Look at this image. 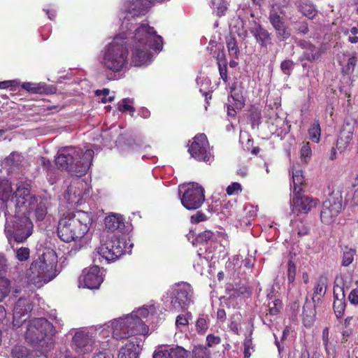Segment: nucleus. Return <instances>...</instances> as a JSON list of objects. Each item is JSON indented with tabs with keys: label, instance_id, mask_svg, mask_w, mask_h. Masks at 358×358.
Segmentation results:
<instances>
[{
	"label": "nucleus",
	"instance_id": "62",
	"mask_svg": "<svg viewBox=\"0 0 358 358\" xmlns=\"http://www.w3.org/2000/svg\"><path fill=\"white\" fill-rule=\"evenodd\" d=\"M7 268V260L3 257L0 256V278L2 276L3 273L6 271Z\"/></svg>",
	"mask_w": 358,
	"mask_h": 358
},
{
	"label": "nucleus",
	"instance_id": "3",
	"mask_svg": "<svg viewBox=\"0 0 358 358\" xmlns=\"http://www.w3.org/2000/svg\"><path fill=\"white\" fill-rule=\"evenodd\" d=\"M149 311L146 308L138 309L124 318H120L113 323V337L116 340L129 338L135 336H145L149 327L141 317H145Z\"/></svg>",
	"mask_w": 358,
	"mask_h": 358
},
{
	"label": "nucleus",
	"instance_id": "57",
	"mask_svg": "<svg viewBox=\"0 0 358 358\" xmlns=\"http://www.w3.org/2000/svg\"><path fill=\"white\" fill-rule=\"evenodd\" d=\"M350 203L352 206H358V187L354 190L351 199L345 198V203Z\"/></svg>",
	"mask_w": 358,
	"mask_h": 358
},
{
	"label": "nucleus",
	"instance_id": "38",
	"mask_svg": "<svg viewBox=\"0 0 358 358\" xmlns=\"http://www.w3.org/2000/svg\"><path fill=\"white\" fill-rule=\"evenodd\" d=\"M282 301L278 299H275L274 300L269 301L268 303V314L273 316L277 315L280 313V310L282 308Z\"/></svg>",
	"mask_w": 358,
	"mask_h": 358
},
{
	"label": "nucleus",
	"instance_id": "56",
	"mask_svg": "<svg viewBox=\"0 0 358 358\" xmlns=\"http://www.w3.org/2000/svg\"><path fill=\"white\" fill-rule=\"evenodd\" d=\"M218 69H219L220 78L226 83L228 81L227 63L218 64Z\"/></svg>",
	"mask_w": 358,
	"mask_h": 358
},
{
	"label": "nucleus",
	"instance_id": "5",
	"mask_svg": "<svg viewBox=\"0 0 358 358\" xmlns=\"http://www.w3.org/2000/svg\"><path fill=\"white\" fill-rule=\"evenodd\" d=\"M127 43L126 38L116 36L108 44L102 61L105 68L117 73L126 66L129 55Z\"/></svg>",
	"mask_w": 358,
	"mask_h": 358
},
{
	"label": "nucleus",
	"instance_id": "32",
	"mask_svg": "<svg viewBox=\"0 0 358 358\" xmlns=\"http://www.w3.org/2000/svg\"><path fill=\"white\" fill-rule=\"evenodd\" d=\"M226 45L228 50L229 55L237 59L240 52L238 47L237 41L235 37L230 36L226 38Z\"/></svg>",
	"mask_w": 358,
	"mask_h": 358
},
{
	"label": "nucleus",
	"instance_id": "10",
	"mask_svg": "<svg viewBox=\"0 0 358 358\" xmlns=\"http://www.w3.org/2000/svg\"><path fill=\"white\" fill-rule=\"evenodd\" d=\"M204 201V189L198 183L188 184L181 196V203L187 210L199 208Z\"/></svg>",
	"mask_w": 358,
	"mask_h": 358
},
{
	"label": "nucleus",
	"instance_id": "15",
	"mask_svg": "<svg viewBox=\"0 0 358 358\" xmlns=\"http://www.w3.org/2000/svg\"><path fill=\"white\" fill-rule=\"evenodd\" d=\"M6 229L8 232L11 233L15 241L17 243L24 242L31 234V230L28 227L27 220L17 217H14L12 226L7 222Z\"/></svg>",
	"mask_w": 358,
	"mask_h": 358
},
{
	"label": "nucleus",
	"instance_id": "52",
	"mask_svg": "<svg viewBox=\"0 0 358 358\" xmlns=\"http://www.w3.org/2000/svg\"><path fill=\"white\" fill-rule=\"evenodd\" d=\"M227 10V2L223 0L220 1L217 4L216 7L215 8V11L216 12V15L219 17L224 15Z\"/></svg>",
	"mask_w": 358,
	"mask_h": 358
},
{
	"label": "nucleus",
	"instance_id": "25",
	"mask_svg": "<svg viewBox=\"0 0 358 358\" xmlns=\"http://www.w3.org/2000/svg\"><path fill=\"white\" fill-rule=\"evenodd\" d=\"M104 222L106 228L112 232L115 231L122 232L125 227L124 218L120 214L112 213L106 216Z\"/></svg>",
	"mask_w": 358,
	"mask_h": 358
},
{
	"label": "nucleus",
	"instance_id": "42",
	"mask_svg": "<svg viewBox=\"0 0 358 358\" xmlns=\"http://www.w3.org/2000/svg\"><path fill=\"white\" fill-rule=\"evenodd\" d=\"M243 354L244 358H250L251 356V350H253L252 340L251 336L246 337L243 341Z\"/></svg>",
	"mask_w": 358,
	"mask_h": 358
},
{
	"label": "nucleus",
	"instance_id": "58",
	"mask_svg": "<svg viewBox=\"0 0 358 358\" xmlns=\"http://www.w3.org/2000/svg\"><path fill=\"white\" fill-rule=\"evenodd\" d=\"M357 62V59L356 56H352L348 59L345 70L346 73H348L350 71H354Z\"/></svg>",
	"mask_w": 358,
	"mask_h": 358
},
{
	"label": "nucleus",
	"instance_id": "48",
	"mask_svg": "<svg viewBox=\"0 0 358 358\" xmlns=\"http://www.w3.org/2000/svg\"><path fill=\"white\" fill-rule=\"evenodd\" d=\"M312 151L308 142L306 143L301 149V158L306 163H307V159L311 157Z\"/></svg>",
	"mask_w": 358,
	"mask_h": 358
},
{
	"label": "nucleus",
	"instance_id": "36",
	"mask_svg": "<svg viewBox=\"0 0 358 358\" xmlns=\"http://www.w3.org/2000/svg\"><path fill=\"white\" fill-rule=\"evenodd\" d=\"M32 355L29 349L22 345L14 346L10 353L12 358H29Z\"/></svg>",
	"mask_w": 358,
	"mask_h": 358
},
{
	"label": "nucleus",
	"instance_id": "50",
	"mask_svg": "<svg viewBox=\"0 0 358 358\" xmlns=\"http://www.w3.org/2000/svg\"><path fill=\"white\" fill-rule=\"evenodd\" d=\"M192 317V314L187 312L185 315H179L176 317V325L179 326H187L189 323V318Z\"/></svg>",
	"mask_w": 358,
	"mask_h": 358
},
{
	"label": "nucleus",
	"instance_id": "2",
	"mask_svg": "<svg viewBox=\"0 0 358 358\" xmlns=\"http://www.w3.org/2000/svg\"><path fill=\"white\" fill-rule=\"evenodd\" d=\"M91 213L77 210L63 214L59 220L57 233L66 243L83 238L90 229Z\"/></svg>",
	"mask_w": 358,
	"mask_h": 358
},
{
	"label": "nucleus",
	"instance_id": "23",
	"mask_svg": "<svg viewBox=\"0 0 358 358\" xmlns=\"http://www.w3.org/2000/svg\"><path fill=\"white\" fill-rule=\"evenodd\" d=\"M254 23V27L250 28V33L261 48H267L268 45L271 44V34L262 24L255 22Z\"/></svg>",
	"mask_w": 358,
	"mask_h": 358
},
{
	"label": "nucleus",
	"instance_id": "22",
	"mask_svg": "<svg viewBox=\"0 0 358 358\" xmlns=\"http://www.w3.org/2000/svg\"><path fill=\"white\" fill-rule=\"evenodd\" d=\"M151 49L148 47L133 44L131 64L136 66H141L148 64L150 61L152 56Z\"/></svg>",
	"mask_w": 358,
	"mask_h": 358
},
{
	"label": "nucleus",
	"instance_id": "27",
	"mask_svg": "<svg viewBox=\"0 0 358 358\" xmlns=\"http://www.w3.org/2000/svg\"><path fill=\"white\" fill-rule=\"evenodd\" d=\"M152 3L149 0H132L129 6V13L134 16L145 15Z\"/></svg>",
	"mask_w": 358,
	"mask_h": 358
},
{
	"label": "nucleus",
	"instance_id": "64",
	"mask_svg": "<svg viewBox=\"0 0 358 358\" xmlns=\"http://www.w3.org/2000/svg\"><path fill=\"white\" fill-rule=\"evenodd\" d=\"M229 328L235 334H239V324L236 322L231 321L229 324Z\"/></svg>",
	"mask_w": 358,
	"mask_h": 358
},
{
	"label": "nucleus",
	"instance_id": "28",
	"mask_svg": "<svg viewBox=\"0 0 358 358\" xmlns=\"http://www.w3.org/2000/svg\"><path fill=\"white\" fill-rule=\"evenodd\" d=\"M153 358H188V352L181 347L155 352Z\"/></svg>",
	"mask_w": 358,
	"mask_h": 358
},
{
	"label": "nucleus",
	"instance_id": "29",
	"mask_svg": "<svg viewBox=\"0 0 358 358\" xmlns=\"http://www.w3.org/2000/svg\"><path fill=\"white\" fill-rule=\"evenodd\" d=\"M227 292L229 296L224 299V304L227 308H230L231 306L233 308H237L238 303L236 301V299L244 294L247 292V288L245 287H241L239 289H229L227 288Z\"/></svg>",
	"mask_w": 358,
	"mask_h": 358
},
{
	"label": "nucleus",
	"instance_id": "26",
	"mask_svg": "<svg viewBox=\"0 0 358 358\" xmlns=\"http://www.w3.org/2000/svg\"><path fill=\"white\" fill-rule=\"evenodd\" d=\"M137 338L135 337L129 340L120 350L118 358H138L139 344H135Z\"/></svg>",
	"mask_w": 358,
	"mask_h": 358
},
{
	"label": "nucleus",
	"instance_id": "34",
	"mask_svg": "<svg viewBox=\"0 0 358 358\" xmlns=\"http://www.w3.org/2000/svg\"><path fill=\"white\" fill-rule=\"evenodd\" d=\"M217 238V234L210 230H206L200 233L196 237V241L200 243H209L215 242Z\"/></svg>",
	"mask_w": 358,
	"mask_h": 358
},
{
	"label": "nucleus",
	"instance_id": "46",
	"mask_svg": "<svg viewBox=\"0 0 358 358\" xmlns=\"http://www.w3.org/2000/svg\"><path fill=\"white\" fill-rule=\"evenodd\" d=\"M231 98L234 101V105L236 108L241 109L245 105V99L241 93L233 92Z\"/></svg>",
	"mask_w": 358,
	"mask_h": 358
},
{
	"label": "nucleus",
	"instance_id": "21",
	"mask_svg": "<svg viewBox=\"0 0 358 358\" xmlns=\"http://www.w3.org/2000/svg\"><path fill=\"white\" fill-rule=\"evenodd\" d=\"M83 280L85 286L89 289L99 288L103 281L99 266H93L89 269H85L83 272Z\"/></svg>",
	"mask_w": 358,
	"mask_h": 358
},
{
	"label": "nucleus",
	"instance_id": "60",
	"mask_svg": "<svg viewBox=\"0 0 358 358\" xmlns=\"http://www.w3.org/2000/svg\"><path fill=\"white\" fill-rule=\"evenodd\" d=\"M40 162L45 171H46L47 172L50 171L52 168V164L49 159H46L44 157H41Z\"/></svg>",
	"mask_w": 358,
	"mask_h": 358
},
{
	"label": "nucleus",
	"instance_id": "30",
	"mask_svg": "<svg viewBox=\"0 0 358 358\" xmlns=\"http://www.w3.org/2000/svg\"><path fill=\"white\" fill-rule=\"evenodd\" d=\"M328 279L327 277L321 275L317 279L315 284L313 301L315 302L316 300L319 301L322 297L327 291Z\"/></svg>",
	"mask_w": 358,
	"mask_h": 358
},
{
	"label": "nucleus",
	"instance_id": "39",
	"mask_svg": "<svg viewBox=\"0 0 358 358\" xmlns=\"http://www.w3.org/2000/svg\"><path fill=\"white\" fill-rule=\"evenodd\" d=\"M34 214L38 221L43 220L47 215V207L45 203L41 201L34 209Z\"/></svg>",
	"mask_w": 358,
	"mask_h": 358
},
{
	"label": "nucleus",
	"instance_id": "53",
	"mask_svg": "<svg viewBox=\"0 0 358 358\" xmlns=\"http://www.w3.org/2000/svg\"><path fill=\"white\" fill-rule=\"evenodd\" d=\"M206 341H207V346L209 348H213L221 343V338L218 336H215L213 334H208L206 337Z\"/></svg>",
	"mask_w": 358,
	"mask_h": 358
},
{
	"label": "nucleus",
	"instance_id": "61",
	"mask_svg": "<svg viewBox=\"0 0 358 358\" xmlns=\"http://www.w3.org/2000/svg\"><path fill=\"white\" fill-rule=\"evenodd\" d=\"M296 30L298 32L303 34H308L309 31L308 23L306 22H302L299 23L296 28Z\"/></svg>",
	"mask_w": 358,
	"mask_h": 358
},
{
	"label": "nucleus",
	"instance_id": "51",
	"mask_svg": "<svg viewBox=\"0 0 358 358\" xmlns=\"http://www.w3.org/2000/svg\"><path fill=\"white\" fill-rule=\"evenodd\" d=\"M242 188L240 183L234 182L229 185L226 189L228 195L238 194V192H241Z\"/></svg>",
	"mask_w": 358,
	"mask_h": 358
},
{
	"label": "nucleus",
	"instance_id": "11",
	"mask_svg": "<svg viewBox=\"0 0 358 358\" xmlns=\"http://www.w3.org/2000/svg\"><path fill=\"white\" fill-rule=\"evenodd\" d=\"M188 152L197 161L208 162L213 159L209 143L205 134H198L192 139Z\"/></svg>",
	"mask_w": 358,
	"mask_h": 358
},
{
	"label": "nucleus",
	"instance_id": "19",
	"mask_svg": "<svg viewBox=\"0 0 358 358\" xmlns=\"http://www.w3.org/2000/svg\"><path fill=\"white\" fill-rule=\"evenodd\" d=\"M296 45L298 47L303 50L302 55L299 57V61H308L314 62L320 60L322 56V50L310 41L304 39L299 40Z\"/></svg>",
	"mask_w": 358,
	"mask_h": 358
},
{
	"label": "nucleus",
	"instance_id": "18",
	"mask_svg": "<svg viewBox=\"0 0 358 358\" xmlns=\"http://www.w3.org/2000/svg\"><path fill=\"white\" fill-rule=\"evenodd\" d=\"M301 191L302 189L299 188V190L296 192V194H293L291 203L293 206V210L307 213L317 206L319 200L302 195L301 193Z\"/></svg>",
	"mask_w": 358,
	"mask_h": 358
},
{
	"label": "nucleus",
	"instance_id": "6",
	"mask_svg": "<svg viewBox=\"0 0 358 358\" xmlns=\"http://www.w3.org/2000/svg\"><path fill=\"white\" fill-rule=\"evenodd\" d=\"M349 191L342 183L334 185L328 198L323 202L320 212L321 222L324 224H331L335 222L338 215L343 210V193Z\"/></svg>",
	"mask_w": 358,
	"mask_h": 358
},
{
	"label": "nucleus",
	"instance_id": "7",
	"mask_svg": "<svg viewBox=\"0 0 358 358\" xmlns=\"http://www.w3.org/2000/svg\"><path fill=\"white\" fill-rule=\"evenodd\" d=\"M96 252L108 262L115 261L126 252V241L123 238L113 235L101 241Z\"/></svg>",
	"mask_w": 358,
	"mask_h": 358
},
{
	"label": "nucleus",
	"instance_id": "47",
	"mask_svg": "<svg viewBox=\"0 0 358 358\" xmlns=\"http://www.w3.org/2000/svg\"><path fill=\"white\" fill-rule=\"evenodd\" d=\"M30 250L28 248L22 247L16 252V257L20 261H26L29 258Z\"/></svg>",
	"mask_w": 358,
	"mask_h": 358
},
{
	"label": "nucleus",
	"instance_id": "20",
	"mask_svg": "<svg viewBox=\"0 0 358 358\" xmlns=\"http://www.w3.org/2000/svg\"><path fill=\"white\" fill-rule=\"evenodd\" d=\"M268 20L274 28L277 37L280 41H286L290 37L291 33L289 29L285 25L283 18L280 17L277 12H271L268 16Z\"/></svg>",
	"mask_w": 358,
	"mask_h": 358
},
{
	"label": "nucleus",
	"instance_id": "37",
	"mask_svg": "<svg viewBox=\"0 0 358 358\" xmlns=\"http://www.w3.org/2000/svg\"><path fill=\"white\" fill-rule=\"evenodd\" d=\"M299 8L302 14L310 19H313L317 14V10L312 3L302 2Z\"/></svg>",
	"mask_w": 358,
	"mask_h": 358
},
{
	"label": "nucleus",
	"instance_id": "31",
	"mask_svg": "<svg viewBox=\"0 0 358 358\" xmlns=\"http://www.w3.org/2000/svg\"><path fill=\"white\" fill-rule=\"evenodd\" d=\"M22 87L31 94H48L49 87L48 85L41 83H32L29 82L24 83Z\"/></svg>",
	"mask_w": 358,
	"mask_h": 358
},
{
	"label": "nucleus",
	"instance_id": "16",
	"mask_svg": "<svg viewBox=\"0 0 358 358\" xmlns=\"http://www.w3.org/2000/svg\"><path fill=\"white\" fill-rule=\"evenodd\" d=\"M356 128L358 129L357 121L345 120L336 142V148L338 150L344 151L350 145ZM357 140L358 144V136Z\"/></svg>",
	"mask_w": 358,
	"mask_h": 358
},
{
	"label": "nucleus",
	"instance_id": "63",
	"mask_svg": "<svg viewBox=\"0 0 358 358\" xmlns=\"http://www.w3.org/2000/svg\"><path fill=\"white\" fill-rule=\"evenodd\" d=\"M227 315L226 312L223 308H220L217 312V319L220 322H223L226 320Z\"/></svg>",
	"mask_w": 358,
	"mask_h": 358
},
{
	"label": "nucleus",
	"instance_id": "43",
	"mask_svg": "<svg viewBox=\"0 0 358 358\" xmlns=\"http://www.w3.org/2000/svg\"><path fill=\"white\" fill-rule=\"evenodd\" d=\"M292 181L294 185L293 194H296V192L299 190V188L302 189L301 187L305 183V179L303 175H295L293 176Z\"/></svg>",
	"mask_w": 358,
	"mask_h": 358
},
{
	"label": "nucleus",
	"instance_id": "40",
	"mask_svg": "<svg viewBox=\"0 0 358 358\" xmlns=\"http://www.w3.org/2000/svg\"><path fill=\"white\" fill-rule=\"evenodd\" d=\"M196 331L199 333H204L208 328V324L207 321V317L204 315H201L198 318L196 322Z\"/></svg>",
	"mask_w": 358,
	"mask_h": 358
},
{
	"label": "nucleus",
	"instance_id": "35",
	"mask_svg": "<svg viewBox=\"0 0 358 358\" xmlns=\"http://www.w3.org/2000/svg\"><path fill=\"white\" fill-rule=\"evenodd\" d=\"M345 250L343 252L341 265L347 267L351 264L356 255L357 251L355 249L350 248L348 246H345Z\"/></svg>",
	"mask_w": 358,
	"mask_h": 358
},
{
	"label": "nucleus",
	"instance_id": "45",
	"mask_svg": "<svg viewBox=\"0 0 358 358\" xmlns=\"http://www.w3.org/2000/svg\"><path fill=\"white\" fill-rule=\"evenodd\" d=\"M296 276V265L294 262L290 259L288 262L287 266V280L289 283H292L295 280Z\"/></svg>",
	"mask_w": 358,
	"mask_h": 358
},
{
	"label": "nucleus",
	"instance_id": "41",
	"mask_svg": "<svg viewBox=\"0 0 358 358\" xmlns=\"http://www.w3.org/2000/svg\"><path fill=\"white\" fill-rule=\"evenodd\" d=\"M323 345L324 346L325 352L327 358L336 357V350L334 345H329V338H322Z\"/></svg>",
	"mask_w": 358,
	"mask_h": 358
},
{
	"label": "nucleus",
	"instance_id": "1",
	"mask_svg": "<svg viewBox=\"0 0 358 358\" xmlns=\"http://www.w3.org/2000/svg\"><path fill=\"white\" fill-rule=\"evenodd\" d=\"M94 156L91 149L83 152L80 148L74 147L63 148L58 151L55 164L59 169L66 171L72 175L81 177L90 169Z\"/></svg>",
	"mask_w": 358,
	"mask_h": 358
},
{
	"label": "nucleus",
	"instance_id": "59",
	"mask_svg": "<svg viewBox=\"0 0 358 358\" xmlns=\"http://www.w3.org/2000/svg\"><path fill=\"white\" fill-rule=\"evenodd\" d=\"M348 300L351 304H358V289H353L348 295Z\"/></svg>",
	"mask_w": 358,
	"mask_h": 358
},
{
	"label": "nucleus",
	"instance_id": "49",
	"mask_svg": "<svg viewBox=\"0 0 358 358\" xmlns=\"http://www.w3.org/2000/svg\"><path fill=\"white\" fill-rule=\"evenodd\" d=\"M294 62L290 59H286L281 62L280 69L287 76L291 74V70L294 67Z\"/></svg>",
	"mask_w": 358,
	"mask_h": 358
},
{
	"label": "nucleus",
	"instance_id": "44",
	"mask_svg": "<svg viewBox=\"0 0 358 358\" xmlns=\"http://www.w3.org/2000/svg\"><path fill=\"white\" fill-rule=\"evenodd\" d=\"M129 103H130V99H124L122 100V104L120 105L119 106V110L122 112V113H125V112H127L129 111L130 115L131 116L134 115V113L135 112V108L133 107L132 106L129 105Z\"/></svg>",
	"mask_w": 358,
	"mask_h": 358
},
{
	"label": "nucleus",
	"instance_id": "8",
	"mask_svg": "<svg viewBox=\"0 0 358 358\" xmlns=\"http://www.w3.org/2000/svg\"><path fill=\"white\" fill-rule=\"evenodd\" d=\"M57 257L55 252L43 253L33 261L30 266V272L33 278L45 281L57 266Z\"/></svg>",
	"mask_w": 358,
	"mask_h": 358
},
{
	"label": "nucleus",
	"instance_id": "14",
	"mask_svg": "<svg viewBox=\"0 0 358 358\" xmlns=\"http://www.w3.org/2000/svg\"><path fill=\"white\" fill-rule=\"evenodd\" d=\"M345 283L342 276L336 277L334 286L333 308L337 318L343 317L345 309Z\"/></svg>",
	"mask_w": 358,
	"mask_h": 358
},
{
	"label": "nucleus",
	"instance_id": "9",
	"mask_svg": "<svg viewBox=\"0 0 358 358\" xmlns=\"http://www.w3.org/2000/svg\"><path fill=\"white\" fill-rule=\"evenodd\" d=\"M134 44L161 50L162 37L157 34L154 27L142 24L135 30Z\"/></svg>",
	"mask_w": 358,
	"mask_h": 358
},
{
	"label": "nucleus",
	"instance_id": "13",
	"mask_svg": "<svg viewBox=\"0 0 358 358\" xmlns=\"http://www.w3.org/2000/svg\"><path fill=\"white\" fill-rule=\"evenodd\" d=\"M34 201L35 198L30 193V185L27 182H19L17 189L10 199V202L15 203V212L19 213L22 208H24L27 210H31V205Z\"/></svg>",
	"mask_w": 358,
	"mask_h": 358
},
{
	"label": "nucleus",
	"instance_id": "24",
	"mask_svg": "<svg viewBox=\"0 0 358 358\" xmlns=\"http://www.w3.org/2000/svg\"><path fill=\"white\" fill-rule=\"evenodd\" d=\"M33 308L32 304L29 300L24 298H20L15 304L13 310V319L25 321L26 318H23L28 313L31 312Z\"/></svg>",
	"mask_w": 358,
	"mask_h": 358
},
{
	"label": "nucleus",
	"instance_id": "4",
	"mask_svg": "<svg viewBox=\"0 0 358 358\" xmlns=\"http://www.w3.org/2000/svg\"><path fill=\"white\" fill-rule=\"evenodd\" d=\"M55 327L47 319L36 318L28 325L25 338L33 345H40L47 352L55 345Z\"/></svg>",
	"mask_w": 358,
	"mask_h": 358
},
{
	"label": "nucleus",
	"instance_id": "54",
	"mask_svg": "<svg viewBox=\"0 0 358 358\" xmlns=\"http://www.w3.org/2000/svg\"><path fill=\"white\" fill-rule=\"evenodd\" d=\"M20 85L17 80H4L0 82V89H13Z\"/></svg>",
	"mask_w": 358,
	"mask_h": 358
},
{
	"label": "nucleus",
	"instance_id": "12",
	"mask_svg": "<svg viewBox=\"0 0 358 358\" xmlns=\"http://www.w3.org/2000/svg\"><path fill=\"white\" fill-rule=\"evenodd\" d=\"M192 296V289L189 283L178 285L175 289V296L171 301V310L180 312L187 309Z\"/></svg>",
	"mask_w": 358,
	"mask_h": 358
},
{
	"label": "nucleus",
	"instance_id": "55",
	"mask_svg": "<svg viewBox=\"0 0 358 358\" xmlns=\"http://www.w3.org/2000/svg\"><path fill=\"white\" fill-rule=\"evenodd\" d=\"M190 220L192 223L198 224L201 222L206 220L207 216L201 211H197L194 215L191 216Z\"/></svg>",
	"mask_w": 358,
	"mask_h": 358
},
{
	"label": "nucleus",
	"instance_id": "33",
	"mask_svg": "<svg viewBox=\"0 0 358 358\" xmlns=\"http://www.w3.org/2000/svg\"><path fill=\"white\" fill-rule=\"evenodd\" d=\"M309 138L315 143H318L321 136V128L319 120H315L308 130Z\"/></svg>",
	"mask_w": 358,
	"mask_h": 358
},
{
	"label": "nucleus",
	"instance_id": "17",
	"mask_svg": "<svg viewBox=\"0 0 358 358\" xmlns=\"http://www.w3.org/2000/svg\"><path fill=\"white\" fill-rule=\"evenodd\" d=\"M72 343L78 353L86 354L93 350L95 341L93 337L87 333L78 331L73 336Z\"/></svg>",
	"mask_w": 358,
	"mask_h": 358
}]
</instances>
